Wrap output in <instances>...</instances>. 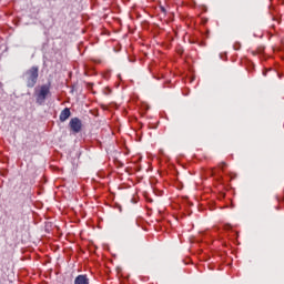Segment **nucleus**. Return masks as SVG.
Instances as JSON below:
<instances>
[{"mask_svg":"<svg viewBox=\"0 0 284 284\" xmlns=\"http://www.w3.org/2000/svg\"><path fill=\"white\" fill-rule=\"evenodd\" d=\"M39 79V67H31L23 74V80L27 83V88H34Z\"/></svg>","mask_w":284,"mask_h":284,"instance_id":"obj_1","label":"nucleus"},{"mask_svg":"<svg viewBox=\"0 0 284 284\" xmlns=\"http://www.w3.org/2000/svg\"><path fill=\"white\" fill-rule=\"evenodd\" d=\"M48 94H50V87L44 84L40 88V91L37 95V103L39 105H43V103H45V99H48Z\"/></svg>","mask_w":284,"mask_h":284,"instance_id":"obj_2","label":"nucleus"},{"mask_svg":"<svg viewBox=\"0 0 284 284\" xmlns=\"http://www.w3.org/2000/svg\"><path fill=\"white\" fill-rule=\"evenodd\" d=\"M69 126L75 134H79L81 132V128H83V124L79 118H72L69 122Z\"/></svg>","mask_w":284,"mask_h":284,"instance_id":"obj_3","label":"nucleus"},{"mask_svg":"<svg viewBox=\"0 0 284 284\" xmlns=\"http://www.w3.org/2000/svg\"><path fill=\"white\" fill-rule=\"evenodd\" d=\"M72 113L70 112V109L65 108L64 110L61 111L60 113V121L61 123H65L70 119V115Z\"/></svg>","mask_w":284,"mask_h":284,"instance_id":"obj_4","label":"nucleus"},{"mask_svg":"<svg viewBox=\"0 0 284 284\" xmlns=\"http://www.w3.org/2000/svg\"><path fill=\"white\" fill-rule=\"evenodd\" d=\"M74 284H90L88 275H78L74 280Z\"/></svg>","mask_w":284,"mask_h":284,"instance_id":"obj_5","label":"nucleus"},{"mask_svg":"<svg viewBox=\"0 0 284 284\" xmlns=\"http://www.w3.org/2000/svg\"><path fill=\"white\" fill-rule=\"evenodd\" d=\"M234 50H241V43H235L234 44Z\"/></svg>","mask_w":284,"mask_h":284,"instance_id":"obj_6","label":"nucleus"},{"mask_svg":"<svg viewBox=\"0 0 284 284\" xmlns=\"http://www.w3.org/2000/svg\"><path fill=\"white\" fill-rule=\"evenodd\" d=\"M225 230H232V226L230 224L225 225Z\"/></svg>","mask_w":284,"mask_h":284,"instance_id":"obj_7","label":"nucleus"},{"mask_svg":"<svg viewBox=\"0 0 284 284\" xmlns=\"http://www.w3.org/2000/svg\"><path fill=\"white\" fill-rule=\"evenodd\" d=\"M263 75H264V77H267V71H264V72H263Z\"/></svg>","mask_w":284,"mask_h":284,"instance_id":"obj_8","label":"nucleus"},{"mask_svg":"<svg viewBox=\"0 0 284 284\" xmlns=\"http://www.w3.org/2000/svg\"><path fill=\"white\" fill-rule=\"evenodd\" d=\"M161 10H162L163 12H165V7H161Z\"/></svg>","mask_w":284,"mask_h":284,"instance_id":"obj_9","label":"nucleus"}]
</instances>
